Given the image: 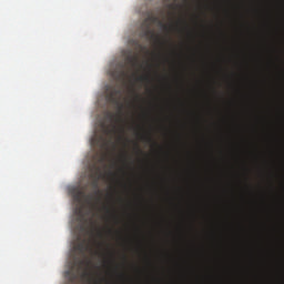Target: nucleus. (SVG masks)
Masks as SVG:
<instances>
[{
	"label": "nucleus",
	"mask_w": 284,
	"mask_h": 284,
	"mask_svg": "<svg viewBox=\"0 0 284 284\" xmlns=\"http://www.w3.org/2000/svg\"><path fill=\"white\" fill-rule=\"evenodd\" d=\"M154 23H158L160 28L163 29L164 32H170V26L163 23L156 16H149L144 21L142 22L141 29H142V37L145 39H150L151 41H154L155 43H160V45H163V42H161V38L154 33V30H152V26Z\"/></svg>",
	"instance_id": "f257e3e1"
},
{
	"label": "nucleus",
	"mask_w": 284,
	"mask_h": 284,
	"mask_svg": "<svg viewBox=\"0 0 284 284\" xmlns=\"http://www.w3.org/2000/svg\"><path fill=\"white\" fill-rule=\"evenodd\" d=\"M73 201L78 203L75 206V214L83 221L85 217V203L92 205V195H88L84 191L78 190L73 193Z\"/></svg>",
	"instance_id": "f03ea898"
},
{
	"label": "nucleus",
	"mask_w": 284,
	"mask_h": 284,
	"mask_svg": "<svg viewBox=\"0 0 284 284\" xmlns=\"http://www.w3.org/2000/svg\"><path fill=\"white\" fill-rule=\"evenodd\" d=\"M119 97H121V89L113 88L111 89L109 93V99L111 103H114V105H118L119 114H114L112 112L105 113V119L109 121V123H114L118 119H121V115L123 114V103H121V100H119Z\"/></svg>",
	"instance_id": "7ed1b4c3"
},
{
	"label": "nucleus",
	"mask_w": 284,
	"mask_h": 284,
	"mask_svg": "<svg viewBox=\"0 0 284 284\" xmlns=\"http://www.w3.org/2000/svg\"><path fill=\"white\" fill-rule=\"evenodd\" d=\"M102 128V134L94 135L92 139L93 145H97L98 148H101L102 150L108 148V134H112V124H106L105 122L101 123Z\"/></svg>",
	"instance_id": "20e7f679"
},
{
	"label": "nucleus",
	"mask_w": 284,
	"mask_h": 284,
	"mask_svg": "<svg viewBox=\"0 0 284 284\" xmlns=\"http://www.w3.org/2000/svg\"><path fill=\"white\" fill-rule=\"evenodd\" d=\"M88 261L83 258L75 257L73 263L71 264V268L68 272V274H71V281H77L79 278V275L83 270H85V266L88 265Z\"/></svg>",
	"instance_id": "39448f33"
},
{
	"label": "nucleus",
	"mask_w": 284,
	"mask_h": 284,
	"mask_svg": "<svg viewBox=\"0 0 284 284\" xmlns=\"http://www.w3.org/2000/svg\"><path fill=\"white\" fill-rule=\"evenodd\" d=\"M75 252L81 254V256H85V252L90 250V244L88 243V240L81 239L80 236L78 237V242L74 245Z\"/></svg>",
	"instance_id": "423d86ee"
},
{
	"label": "nucleus",
	"mask_w": 284,
	"mask_h": 284,
	"mask_svg": "<svg viewBox=\"0 0 284 284\" xmlns=\"http://www.w3.org/2000/svg\"><path fill=\"white\" fill-rule=\"evenodd\" d=\"M126 61L133 68H139V57L138 55H129Z\"/></svg>",
	"instance_id": "0eeeda50"
},
{
	"label": "nucleus",
	"mask_w": 284,
	"mask_h": 284,
	"mask_svg": "<svg viewBox=\"0 0 284 284\" xmlns=\"http://www.w3.org/2000/svg\"><path fill=\"white\" fill-rule=\"evenodd\" d=\"M95 232H97V236H99V239H101L103 236V233H101V230L97 229L95 226L92 227L91 230V236L94 239L95 236Z\"/></svg>",
	"instance_id": "6e6552de"
},
{
	"label": "nucleus",
	"mask_w": 284,
	"mask_h": 284,
	"mask_svg": "<svg viewBox=\"0 0 284 284\" xmlns=\"http://www.w3.org/2000/svg\"><path fill=\"white\" fill-rule=\"evenodd\" d=\"M92 170L95 171V178L101 179V168H99L97 164L92 166Z\"/></svg>",
	"instance_id": "1a4fd4ad"
},
{
	"label": "nucleus",
	"mask_w": 284,
	"mask_h": 284,
	"mask_svg": "<svg viewBox=\"0 0 284 284\" xmlns=\"http://www.w3.org/2000/svg\"><path fill=\"white\" fill-rule=\"evenodd\" d=\"M138 81L150 83V75H140Z\"/></svg>",
	"instance_id": "9d476101"
},
{
	"label": "nucleus",
	"mask_w": 284,
	"mask_h": 284,
	"mask_svg": "<svg viewBox=\"0 0 284 284\" xmlns=\"http://www.w3.org/2000/svg\"><path fill=\"white\" fill-rule=\"evenodd\" d=\"M125 77H128V73L125 71H121L120 75L118 77V79H125Z\"/></svg>",
	"instance_id": "9b49d317"
},
{
	"label": "nucleus",
	"mask_w": 284,
	"mask_h": 284,
	"mask_svg": "<svg viewBox=\"0 0 284 284\" xmlns=\"http://www.w3.org/2000/svg\"><path fill=\"white\" fill-rule=\"evenodd\" d=\"M142 139H143L144 141H148L149 143H152V136L142 135Z\"/></svg>",
	"instance_id": "f8f14e48"
},
{
	"label": "nucleus",
	"mask_w": 284,
	"mask_h": 284,
	"mask_svg": "<svg viewBox=\"0 0 284 284\" xmlns=\"http://www.w3.org/2000/svg\"><path fill=\"white\" fill-rule=\"evenodd\" d=\"M80 230L83 232L85 230V227H83V225L80 226Z\"/></svg>",
	"instance_id": "ddd939ff"
},
{
	"label": "nucleus",
	"mask_w": 284,
	"mask_h": 284,
	"mask_svg": "<svg viewBox=\"0 0 284 284\" xmlns=\"http://www.w3.org/2000/svg\"><path fill=\"white\" fill-rule=\"evenodd\" d=\"M100 163H103V158H100Z\"/></svg>",
	"instance_id": "4468645a"
},
{
	"label": "nucleus",
	"mask_w": 284,
	"mask_h": 284,
	"mask_svg": "<svg viewBox=\"0 0 284 284\" xmlns=\"http://www.w3.org/2000/svg\"><path fill=\"white\" fill-rule=\"evenodd\" d=\"M136 148H138V152H141V149H139V145H136Z\"/></svg>",
	"instance_id": "2eb2a0df"
},
{
	"label": "nucleus",
	"mask_w": 284,
	"mask_h": 284,
	"mask_svg": "<svg viewBox=\"0 0 284 284\" xmlns=\"http://www.w3.org/2000/svg\"><path fill=\"white\" fill-rule=\"evenodd\" d=\"M106 212L110 213V209L105 207Z\"/></svg>",
	"instance_id": "dca6fc26"
},
{
	"label": "nucleus",
	"mask_w": 284,
	"mask_h": 284,
	"mask_svg": "<svg viewBox=\"0 0 284 284\" xmlns=\"http://www.w3.org/2000/svg\"><path fill=\"white\" fill-rule=\"evenodd\" d=\"M182 23H185V20H182Z\"/></svg>",
	"instance_id": "f3484780"
},
{
	"label": "nucleus",
	"mask_w": 284,
	"mask_h": 284,
	"mask_svg": "<svg viewBox=\"0 0 284 284\" xmlns=\"http://www.w3.org/2000/svg\"><path fill=\"white\" fill-rule=\"evenodd\" d=\"M97 194H100V191H98Z\"/></svg>",
	"instance_id": "a211bd4d"
}]
</instances>
